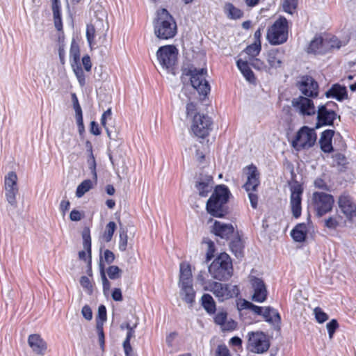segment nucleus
Returning <instances> with one entry per match:
<instances>
[{"mask_svg": "<svg viewBox=\"0 0 356 356\" xmlns=\"http://www.w3.org/2000/svg\"><path fill=\"white\" fill-rule=\"evenodd\" d=\"M154 32L160 40H169L177 34V23L166 9L157 11V17L154 22Z\"/></svg>", "mask_w": 356, "mask_h": 356, "instance_id": "nucleus-1", "label": "nucleus"}, {"mask_svg": "<svg viewBox=\"0 0 356 356\" xmlns=\"http://www.w3.org/2000/svg\"><path fill=\"white\" fill-rule=\"evenodd\" d=\"M229 195L230 191L226 186H217L213 193L207 200V210L208 213L217 218L225 216L227 213L226 204Z\"/></svg>", "mask_w": 356, "mask_h": 356, "instance_id": "nucleus-2", "label": "nucleus"}, {"mask_svg": "<svg viewBox=\"0 0 356 356\" xmlns=\"http://www.w3.org/2000/svg\"><path fill=\"white\" fill-rule=\"evenodd\" d=\"M209 272L216 280L222 281L229 279L233 272L229 256L227 253H221L210 264Z\"/></svg>", "mask_w": 356, "mask_h": 356, "instance_id": "nucleus-3", "label": "nucleus"}, {"mask_svg": "<svg viewBox=\"0 0 356 356\" xmlns=\"http://www.w3.org/2000/svg\"><path fill=\"white\" fill-rule=\"evenodd\" d=\"M266 38L273 45L284 43L288 38V21L280 17L268 29Z\"/></svg>", "mask_w": 356, "mask_h": 356, "instance_id": "nucleus-4", "label": "nucleus"}, {"mask_svg": "<svg viewBox=\"0 0 356 356\" xmlns=\"http://www.w3.org/2000/svg\"><path fill=\"white\" fill-rule=\"evenodd\" d=\"M207 70L204 68H196L193 66L186 70L185 74L190 76L192 86L200 95L206 96L210 91V86L206 80Z\"/></svg>", "mask_w": 356, "mask_h": 356, "instance_id": "nucleus-5", "label": "nucleus"}, {"mask_svg": "<svg viewBox=\"0 0 356 356\" xmlns=\"http://www.w3.org/2000/svg\"><path fill=\"white\" fill-rule=\"evenodd\" d=\"M316 139L317 134L315 128L303 126L297 131L292 141V146L297 151L307 149L314 145Z\"/></svg>", "mask_w": 356, "mask_h": 356, "instance_id": "nucleus-6", "label": "nucleus"}, {"mask_svg": "<svg viewBox=\"0 0 356 356\" xmlns=\"http://www.w3.org/2000/svg\"><path fill=\"white\" fill-rule=\"evenodd\" d=\"M334 203V197L330 194L324 192H314L312 194V206L318 218L332 211Z\"/></svg>", "mask_w": 356, "mask_h": 356, "instance_id": "nucleus-7", "label": "nucleus"}, {"mask_svg": "<svg viewBox=\"0 0 356 356\" xmlns=\"http://www.w3.org/2000/svg\"><path fill=\"white\" fill-rule=\"evenodd\" d=\"M333 106H336V104L331 102L318 106L316 113L317 114V122L315 129L333 124L334 120L337 117L336 112L332 109Z\"/></svg>", "mask_w": 356, "mask_h": 356, "instance_id": "nucleus-8", "label": "nucleus"}, {"mask_svg": "<svg viewBox=\"0 0 356 356\" xmlns=\"http://www.w3.org/2000/svg\"><path fill=\"white\" fill-rule=\"evenodd\" d=\"M204 290L213 293L220 301L232 298L234 295L237 294L238 291L236 286H234L232 290L228 284L211 280L205 283Z\"/></svg>", "mask_w": 356, "mask_h": 356, "instance_id": "nucleus-9", "label": "nucleus"}, {"mask_svg": "<svg viewBox=\"0 0 356 356\" xmlns=\"http://www.w3.org/2000/svg\"><path fill=\"white\" fill-rule=\"evenodd\" d=\"M337 204L347 222H356V202L350 195L341 194L338 198Z\"/></svg>", "mask_w": 356, "mask_h": 356, "instance_id": "nucleus-10", "label": "nucleus"}, {"mask_svg": "<svg viewBox=\"0 0 356 356\" xmlns=\"http://www.w3.org/2000/svg\"><path fill=\"white\" fill-rule=\"evenodd\" d=\"M177 54V49L175 46L165 45L158 49L156 57L161 67L169 70L175 65Z\"/></svg>", "mask_w": 356, "mask_h": 356, "instance_id": "nucleus-11", "label": "nucleus"}, {"mask_svg": "<svg viewBox=\"0 0 356 356\" xmlns=\"http://www.w3.org/2000/svg\"><path fill=\"white\" fill-rule=\"evenodd\" d=\"M211 129L212 121L208 115L200 113L194 115L191 129L196 136L204 138L209 135Z\"/></svg>", "mask_w": 356, "mask_h": 356, "instance_id": "nucleus-12", "label": "nucleus"}, {"mask_svg": "<svg viewBox=\"0 0 356 356\" xmlns=\"http://www.w3.org/2000/svg\"><path fill=\"white\" fill-rule=\"evenodd\" d=\"M248 348L251 352L261 354L268 350L269 341L262 332H251L248 333Z\"/></svg>", "mask_w": 356, "mask_h": 356, "instance_id": "nucleus-13", "label": "nucleus"}, {"mask_svg": "<svg viewBox=\"0 0 356 356\" xmlns=\"http://www.w3.org/2000/svg\"><path fill=\"white\" fill-rule=\"evenodd\" d=\"M312 99V97L299 96L292 100V106L300 116H313L316 113V108Z\"/></svg>", "mask_w": 356, "mask_h": 356, "instance_id": "nucleus-14", "label": "nucleus"}, {"mask_svg": "<svg viewBox=\"0 0 356 356\" xmlns=\"http://www.w3.org/2000/svg\"><path fill=\"white\" fill-rule=\"evenodd\" d=\"M4 188L7 201L12 206L16 205V195L18 193L17 176L14 172H9L4 179Z\"/></svg>", "mask_w": 356, "mask_h": 356, "instance_id": "nucleus-15", "label": "nucleus"}, {"mask_svg": "<svg viewBox=\"0 0 356 356\" xmlns=\"http://www.w3.org/2000/svg\"><path fill=\"white\" fill-rule=\"evenodd\" d=\"M250 282L252 289V300L259 303L264 302L268 296V291L264 281L260 278L250 276Z\"/></svg>", "mask_w": 356, "mask_h": 356, "instance_id": "nucleus-16", "label": "nucleus"}, {"mask_svg": "<svg viewBox=\"0 0 356 356\" xmlns=\"http://www.w3.org/2000/svg\"><path fill=\"white\" fill-rule=\"evenodd\" d=\"M285 60V51L282 48H275L269 50L266 55L268 65L265 69L270 72L272 70H277L282 67Z\"/></svg>", "mask_w": 356, "mask_h": 356, "instance_id": "nucleus-17", "label": "nucleus"}, {"mask_svg": "<svg viewBox=\"0 0 356 356\" xmlns=\"http://www.w3.org/2000/svg\"><path fill=\"white\" fill-rule=\"evenodd\" d=\"M243 172L246 175V181L243 188L247 192L257 191L260 184L259 172L254 165H250L244 168Z\"/></svg>", "mask_w": 356, "mask_h": 356, "instance_id": "nucleus-18", "label": "nucleus"}, {"mask_svg": "<svg viewBox=\"0 0 356 356\" xmlns=\"http://www.w3.org/2000/svg\"><path fill=\"white\" fill-rule=\"evenodd\" d=\"M298 88L303 97L314 98L318 95V83L311 76L302 77Z\"/></svg>", "mask_w": 356, "mask_h": 356, "instance_id": "nucleus-19", "label": "nucleus"}, {"mask_svg": "<svg viewBox=\"0 0 356 356\" xmlns=\"http://www.w3.org/2000/svg\"><path fill=\"white\" fill-rule=\"evenodd\" d=\"M291 208L293 217L298 218L301 215V195L302 193V188L300 185H295L291 187Z\"/></svg>", "mask_w": 356, "mask_h": 356, "instance_id": "nucleus-20", "label": "nucleus"}, {"mask_svg": "<svg viewBox=\"0 0 356 356\" xmlns=\"http://www.w3.org/2000/svg\"><path fill=\"white\" fill-rule=\"evenodd\" d=\"M179 296L189 307H192L195 302L196 292L193 284H178Z\"/></svg>", "mask_w": 356, "mask_h": 356, "instance_id": "nucleus-21", "label": "nucleus"}, {"mask_svg": "<svg viewBox=\"0 0 356 356\" xmlns=\"http://www.w3.org/2000/svg\"><path fill=\"white\" fill-rule=\"evenodd\" d=\"M329 44L322 37H315L308 47V52L314 54H325L329 51Z\"/></svg>", "mask_w": 356, "mask_h": 356, "instance_id": "nucleus-22", "label": "nucleus"}, {"mask_svg": "<svg viewBox=\"0 0 356 356\" xmlns=\"http://www.w3.org/2000/svg\"><path fill=\"white\" fill-rule=\"evenodd\" d=\"M28 343L33 351L38 355H44L47 350L45 341L38 334H31Z\"/></svg>", "mask_w": 356, "mask_h": 356, "instance_id": "nucleus-23", "label": "nucleus"}, {"mask_svg": "<svg viewBox=\"0 0 356 356\" xmlns=\"http://www.w3.org/2000/svg\"><path fill=\"white\" fill-rule=\"evenodd\" d=\"M234 228L232 224H226L216 221L213 225V231L216 235L222 238H229L233 234Z\"/></svg>", "mask_w": 356, "mask_h": 356, "instance_id": "nucleus-24", "label": "nucleus"}, {"mask_svg": "<svg viewBox=\"0 0 356 356\" xmlns=\"http://www.w3.org/2000/svg\"><path fill=\"white\" fill-rule=\"evenodd\" d=\"M334 131L331 129H327L321 133L319 144L321 149L325 153H330L333 150L332 139Z\"/></svg>", "mask_w": 356, "mask_h": 356, "instance_id": "nucleus-25", "label": "nucleus"}, {"mask_svg": "<svg viewBox=\"0 0 356 356\" xmlns=\"http://www.w3.org/2000/svg\"><path fill=\"white\" fill-rule=\"evenodd\" d=\"M193 284V275L191 265L186 262L179 264L178 284Z\"/></svg>", "mask_w": 356, "mask_h": 356, "instance_id": "nucleus-26", "label": "nucleus"}, {"mask_svg": "<svg viewBox=\"0 0 356 356\" xmlns=\"http://www.w3.org/2000/svg\"><path fill=\"white\" fill-rule=\"evenodd\" d=\"M325 96L327 98H334L338 101H342L348 98V92L345 86L334 84L325 92Z\"/></svg>", "mask_w": 356, "mask_h": 356, "instance_id": "nucleus-27", "label": "nucleus"}, {"mask_svg": "<svg viewBox=\"0 0 356 356\" xmlns=\"http://www.w3.org/2000/svg\"><path fill=\"white\" fill-rule=\"evenodd\" d=\"M195 187L201 197H207L213 188L212 177L209 175L206 176L197 182Z\"/></svg>", "mask_w": 356, "mask_h": 356, "instance_id": "nucleus-28", "label": "nucleus"}, {"mask_svg": "<svg viewBox=\"0 0 356 356\" xmlns=\"http://www.w3.org/2000/svg\"><path fill=\"white\" fill-rule=\"evenodd\" d=\"M83 245L85 250L81 251L79 253V257L81 260L86 261L87 257L88 261L91 262V238L88 232L83 233Z\"/></svg>", "mask_w": 356, "mask_h": 356, "instance_id": "nucleus-29", "label": "nucleus"}, {"mask_svg": "<svg viewBox=\"0 0 356 356\" xmlns=\"http://www.w3.org/2000/svg\"><path fill=\"white\" fill-rule=\"evenodd\" d=\"M236 65L247 81L250 83L254 81L255 77L253 72L250 68L247 61L239 59L236 62Z\"/></svg>", "mask_w": 356, "mask_h": 356, "instance_id": "nucleus-30", "label": "nucleus"}, {"mask_svg": "<svg viewBox=\"0 0 356 356\" xmlns=\"http://www.w3.org/2000/svg\"><path fill=\"white\" fill-rule=\"evenodd\" d=\"M261 315L266 321L271 323H278L281 320L277 311L270 307H265Z\"/></svg>", "mask_w": 356, "mask_h": 356, "instance_id": "nucleus-31", "label": "nucleus"}, {"mask_svg": "<svg viewBox=\"0 0 356 356\" xmlns=\"http://www.w3.org/2000/svg\"><path fill=\"white\" fill-rule=\"evenodd\" d=\"M307 226L304 223L297 225L291 231V235L294 241L297 242H302L305 241L307 235Z\"/></svg>", "mask_w": 356, "mask_h": 356, "instance_id": "nucleus-32", "label": "nucleus"}, {"mask_svg": "<svg viewBox=\"0 0 356 356\" xmlns=\"http://www.w3.org/2000/svg\"><path fill=\"white\" fill-rule=\"evenodd\" d=\"M201 304L204 309L209 314L216 311V303L210 294L205 293L201 298Z\"/></svg>", "mask_w": 356, "mask_h": 356, "instance_id": "nucleus-33", "label": "nucleus"}, {"mask_svg": "<svg viewBox=\"0 0 356 356\" xmlns=\"http://www.w3.org/2000/svg\"><path fill=\"white\" fill-rule=\"evenodd\" d=\"M224 11L230 19H236L243 16V11L230 3L225 4Z\"/></svg>", "mask_w": 356, "mask_h": 356, "instance_id": "nucleus-34", "label": "nucleus"}, {"mask_svg": "<svg viewBox=\"0 0 356 356\" xmlns=\"http://www.w3.org/2000/svg\"><path fill=\"white\" fill-rule=\"evenodd\" d=\"M112 118V111L111 108H108L102 115L101 118V124L104 127L107 136L110 139H115V136L112 133L111 131L109 130L108 127L106 126V122L108 120H111Z\"/></svg>", "mask_w": 356, "mask_h": 356, "instance_id": "nucleus-35", "label": "nucleus"}, {"mask_svg": "<svg viewBox=\"0 0 356 356\" xmlns=\"http://www.w3.org/2000/svg\"><path fill=\"white\" fill-rule=\"evenodd\" d=\"M341 220L339 215L330 216L324 220V226L330 229H336L340 225Z\"/></svg>", "mask_w": 356, "mask_h": 356, "instance_id": "nucleus-36", "label": "nucleus"}, {"mask_svg": "<svg viewBox=\"0 0 356 356\" xmlns=\"http://www.w3.org/2000/svg\"><path fill=\"white\" fill-rule=\"evenodd\" d=\"M92 188V181L90 179L84 180L77 186L76 191V197H81L86 193L89 191Z\"/></svg>", "mask_w": 356, "mask_h": 356, "instance_id": "nucleus-37", "label": "nucleus"}, {"mask_svg": "<svg viewBox=\"0 0 356 356\" xmlns=\"http://www.w3.org/2000/svg\"><path fill=\"white\" fill-rule=\"evenodd\" d=\"M230 248L236 257L239 258L243 256V245L239 238L233 240L230 243Z\"/></svg>", "mask_w": 356, "mask_h": 356, "instance_id": "nucleus-38", "label": "nucleus"}, {"mask_svg": "<svg viewBox=\"0 0 356 356\" xmlns=\"http://www.w3.org/2000/svg\"><path fill=\"white\" fill-rule=\"evenodd\" d=\"M116 229V224L111 221L109 222L105 228V231L102 235V238L106 242H110L112 240L115 230Z\"/></svg>", "mask_w": 356, "mask_h": 356, "instance_id": "nucleus-39", "label": "nucleus"}, {"mask_svg": "<svg viewBox=\"0 0 356 356\" xmlns=\"http://www.w3.org/2000/svg\"><path fill=\"white\" fill-rule=\"evenodd\" d=\"M86 38L87 41L90 48L95 47L96 42L95 38V29L93 25L88 24L86 27Z\"/></svg>", "mask_w": 356, "mask_h": 356, "instance_id": "nucleus-40", "label": "nucleus"}, {"mask_svg": "<svg viewBox=\"0 0 356 356\" xmlns=\"http://www.w3.org/2000/svg\"><path fill=\"white\" fill-rule=\"evenodd\" d=\"M72 67L73 68L74 72L78 79L79 83L81 86H83L86 83L85 74L83 71V69L80 64H74L72 63Z\"/></svg>", "mask_w": 356, "mask_h": 356, "instance_id": "nucleus-41", "label": "nucleus"}, {"mask_svg": "<svg viewBox=\"0 0 356 356\" xmlns=\"http://www.w3.org/2000/svg\"><path fill=\"white\" fill-rule=\"evenodd\" d=\"M261 43H259V42L257 43V42H254L252 44L248 46L245 48V51L248 56L254 58V57L257 56V55H259V54L261 51Z\"/></svg>", "mask_w": 356, "mask_h": 356, "instance_id": "nucleus-42", "label": "nucleus"}, {"mask_svg": "<svg viewBox=\"0 0 356 356\" xmlns=\"http://www.w3.org/2000/svg\"><path fill=\"white\" fill-rule=\"evenodd\" d=\"M241 309H248L252 310L254 313L257 314L261 315L264 309V307L257 306L249 301L243 300V302L241 304Z\"/></svg>", "mask_w": 356, "mask_h": 356, "instance_id": "nucleus-43", "label": "nucleus"}, {"mask_svg": "<svg viewBox=\"0 0 356 356\" xmlns=\"http://www.w3.org/2000/svg\"><path fill=\"white\" fill-rule=\"evenodd\" d=\"M298 0H283L282 8L284 12L293 14L296 8Z\"/></svg>", "mask_w": 356, "mask_h": 356, "instance_id": "nucleus-44", "label": "nucleus"}, {"mask_svg": "<svg viewBox=\"0 0 356 356\" xmlns=\"http://www.w3.org/2000/svg\"><path fill=\"white\" fill-rule=\"evenodd\" d=\"M99 266H100L101 279H102V284H103V292H104V295H108V293H109V291H110V288H111V283L106 278V276L105 272H104V266L100 263Z\"/></svg>", "mask_w": 356, "mask_h": 356, "instance_id": "nucleus-45", "label": "nucleus"}, {"mask_svg": "<svg viewBox=\"0 0 356 356\" xmlns=\"http://www.w3.org/2000/svg\"><path fill=\"white\" fill-rule=\"evenodd\" d=\"M122 270L117 266H111L107 268V274L110 279L116 280L121 277Z\"/></svg>", "mask_w": 356, "mask_h": 356, "instance_id": "nucleus-46", "label": "nucleus"}, {"mask_svg": "<svg viewBox=\"0 0 356 356\" xmlns=\"http://www.w3.org/2000/svg\"><path fill=\"white\" fill-rule=\"evenodd\" d=\"M128 243V236L127 232L124 230H121L120 232V240L118 248L119 250L122 252H124L127 250Z\"/></svg>", "mask_w": 356, "mask_h": 356, "instance_id": "nucleus-47", "label": "nucleus"}, {"mask_svg": "<svg viewBox=\"0 0 356 356\" xmlns=\"http://www.w3.org/2000/svg\"><path fill=\"white\" fill-rule=\"evenodd\" d=\"M314 314L315 316L316 320L319 323H323L328 319V315L325 313L320 307H316L314 309Z\"/></svg>", "mask_w": 356, "mask_h": 356, "instance_id": "nucleus-48", "label": "nucleus"}, {"mask_svg": "<svg viewBox=\"0 0 356 356\" xmlns=\"http://www.w3.org/2000/svg\"><path fill=\"white\" fill-rule=\"evenodd\" d=\"M70 57L73 58L74 64L79 63L80 57L79 48L74 41L71 44Z\"/></svg>", "mask_w": 356, "mask_h": 356, "instance_id": "nucleus-49", "label": "nucleus"}, {"mask_svg": "<svg viewBox=\"0 0 356 356\" xmlns=\"http://www.w3.org/2000/svg\"><path fill=\"white\" fill-rule=\"evenodd\" d=\"M339 324L335 319H332L331 321L327 323L326 327L328 332L329 338L332 339L333 338L334 333L338 328Z\"/></svg>", "mask_w": 356, "mask_h": 356, "instance_id": "nucleus-50", "label": "nucleus"}, {"mask_svg": "<svg viewBox=\"0 0 356 356\" xmlns=\"http://www.w3.org/2000/svg\"><path fill=\"white\" fill-rule=\"evenodd\" d=\"M88 163L90 170H91V172L93 175V178L96 180L97 179V172H96V161L95 156L92 152V150L90 149V157L88 160Z\"/></svg>", "mask_w": 356, "mask_h": 356, "instance_id": "nucleus-51", "label": "nucleus"}, {"mask_svg": "<svg viewBox=\"0 0 356 356\" xmlns=\"http://www.w3.org/2000/svg\"><path fill=\"white\" fill-rule=\"evenodd\" d=\"M325 41H326L330 44L329 50L334 48L339 49L341 46V44L336 37H332L330 38H325Z\"/></svg>", "mask_w": 356, "mask_h": 356, "instance_id": "nucleus-52", "label": "nucleus"}, {"mask_svg": "<svg viewBox=\"0 0 356 356\" xmlns=\"http://www.w3.org/2000/svg\"><path fill=\"white\" fill-rule=\"evenodd\" d=\"M333 163L336 165L343 166L346 163V159L343 154L337 153L333 156Z\"/></svg>", "mask_w": 356, "mask_h": 356, "instance_id": "nucleus-53", "label": "nucleus"}, {"mask_svg": "<svg viewBox=\"0 0 356 356\" xmlns=\"http://www.w3.org/2000/svg\"><path fill=\"white\" fill-rule=\"evenodd\" d=\"M97 321H99L100 323H102L106 320V309L104 305H100L98 308V316Z\"/></svg>", "mask_w": 356, "mask_h": 356, "instance_id": "nucleus-54", "label": "nucleus"}, {"mask_svg": "<svg viewBox=\"0 0 356 356\" xmlns=\"http://www.w3.org/2000/svg\"><path fill=\"white\" fill-rule=\"evenodd\" d=\"M227 313L225 312H219L214 318L215 323L222 326L227 320Z\"/></svg>", "mask_w": 356, "mask_h": 356, "instance_id": "nucleus-55", "label": "nucleus"}, {"mask_svg": "<svg viewBox=\"0 0 356 356\" xmlns=\"http://www.w3.org/2000/svg\"><path fill=\"white\" fill-rule=\"evenodd\" d=\"M216 356H231L229 350L225 345H220L218 346L216 352Z\"/></svg>", "mask_w": 356, "mask_h": 356, "instance_id": "nucleus-56", "label": "nucleus"}, {"mask_svg": "<svg viewBox=\"0 0 356 356\" xmlns=\"http://www.w3.org/2000/svg\"><path fill=\"white\" fill-rule=\"evenodd\" d=\"M97 330L98 332L99 343L102 346H103L104 344V334L102 323H100L99 321L97 322Z\"/></svg>", "mask_w": 356, "mask_h": 356, "instance_id": "nucleus-57", "label": "nucleus"}, {"mask_svg": "<svg viewBox=\"0 0 356 356\" xmlns=\"http://www.w3.org/2000/svg\"><path fill=\"white\" fill-rule=\"evenodd\" d=\"M254 192L255 191L248 192L250 204L253 209H256L257 207L258 203V196Z\"/></svg>", "mask_w": 356, "mask_h": 356, "instance_id": "nucleus-58", "label": "nucleus"}, {"mask_svg": "<svg viewBox=\"0 0 356 356\" xmlns=\"http://www.w3.org/2000/svg\"><path fill=\"white\" fill-rule=\"evenodd\" d=\"M83 316L88 321L92 318V312L91 308L88 305H85L81 309Z\"/></svg>", "mask_w": 356, "mask_h": 356, "instance_id": "nucleus-59", "label": "nucleus"}, {"mask_svg": "<svg viewBox=\"0 0 356 356\" xmlns=\"http://www.w3.org/2000/svg\"><path fill=\"white\" fill-rule=\"evenodd\" d=\"M236 323L235 321H234L233 320L227 321V319L226 321L224 323V324L222 325L221 328L223 330L229 331V330H234L236 328Z\"/></svg>", "mask_w": 356, "mask_h": 356, "instance_id": "nucleus-60", "label": "nucleus"}, {"mask_svg": "<svg viewBox=\"0 0 356 356\" xmlns=\"http://www.w3.org/2000/svg\"><path fill=\"white\" fill-rule=\"evenodd\" d=\"M104 259L107 264H111L115 259V255L113 252L109 250H106L104 252Z\"/></svg>", "mask_w": 356, "mask_h": 356, "instance_id": "nucleus-61", "label": "nucleus"}, {"mask_svg": "<svg viewBox=\"0 0 356 356\" xmlns=\"http://www.w3.org/2000/svg\"><path fill=\"white\" fill-rule=\"evenodd\" d=\"M137 326V323H135L131 328L127 330V336L123 343L130 342L131 338L135 337V329Z\"/></svg>", "mask_w": 356, "mask_h": 356, "instance_id": "nucleus-62", "label": "nucleus"}, {"mask_svg": "<svg viewBox=\"0 0 356 356\" xmlns=\"http://www.w3.org/2000/svg\"><path fill=\"white\" fill-rule=\"evenodd\" d=\"M125 356H134V350L130 342L122 343Z\"/></svg>", "mask_w": 356, "mask_h": 356, "instance_id": "nucleus-63", "label": "nucleus"}, {"mask_svg": "<svg viewBox=\"0 0 356 356\" xmlns=\"http://www.w3.org/2000/svg\"><path fill=\"white\" fill-rule=\"evenodd\" d=\"M70 218L72 221H79L81 219L82 215L79 211L74 209L71 211Z\"/></svg>", "mask_w": 356, "mask_h": 356, "instance_id": "nucleus-64", "label": "nucleus"}]
</instances>
